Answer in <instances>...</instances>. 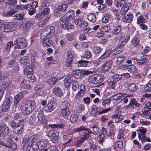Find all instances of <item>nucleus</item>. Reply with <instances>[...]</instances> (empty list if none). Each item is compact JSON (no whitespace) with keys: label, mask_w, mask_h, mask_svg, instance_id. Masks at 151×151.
Instances as JSON below:
<instances>
[{"label":"nucleus","mask_w":151,"mask_h":151,"mask_svg":"<svg viewBox=\"0 0 151 151\" xmlns=\"http://www.w3.org/2000/svg\"><path fill=\"white\" fill-rule=\"evenodd\" d=\"M36 107V103L34 100H29L25 104V106L23 111V113L24 115L29 114Z\"/></svg>","instance_id":"nucleus-7"},{"label":"nucleus","mask_w":151,"mask_h":151,"mask_svg":"<svg viewBox=\"0 0 151 151\" xmlns=\"http://www.w3.org/2000/svg\"><path fill=\"white\" fill-rule=\"evenodd\" d=\"M27 40L23 38H19L17 40L16 46L18 49H22L25 47L27 45Z\"/></svg>","instance_id":"nucleus-16"},{"label":"nucleus","mask_w":151,"mask_h":151,"mask_svg":"<svg viewBox=\"0 0 151 151\" xmlns=\"http://www.w3.org/2000/svg\"><path fill=\"white\" fill-rule=\"evenodd\" d=\"M52 93L57 97H61L63 95L61 89L56 86L52 89Z\"/></svg>","instance_id":"nucleus-20"},{"label":"nucleus","mask_w":151,"mask_h":151,"mask_svg":"<svg viewBox=\"0 0 151 151\" xmlns=\"http://www.w3.org/2000/svg\"><path fill=\"white\" fill-rule=\"evenodd\" d=\"M50 127L52 128H64L65 127V125L64 124L61 123L60 124H50Z\"/></svg>","instance_id":"nucleus-62"},{"label":"nucleus","mask_w":151,"mask_h":151,"mask_svg":"<svg viewBox=\"0 0 151 151\" xmlns=\"http://www.w3.org/2000/svg\"><path fill=\"white\" fill-rule=\"evenodd\" d=\"M140 71H141L140 74L143 76H146L148 72V66L147 65V67L145 68V67H137Z\"/></svg>","instance_id":"nucleus-44"},{"label":"nucleus","mask_w":151,"mask_h":151,"mask_svg":"<svg viewBox=\"0 0 151 151\" xmlns=\"http://www.w3.org/2000/svg\"><path fill=\"white\" fill-rule=\"evenodd\" d=\"M122 27L121 25H118L114 27L112 31L111 34L117 37L123 33L122 32Z\"/></svg>","instance_id":"nucleus-19"},{"label":"nucleus","mask_w":151,"mask_h":151,"mask_svg":"<svg viewBox=\"0 0 151 151\" xmlns=\"http://www.w3.org/2000/svg\"><path fill=\"white\" fill-rule=\"evenodd\" d=\"M43 110V107L42 108L41 106L39 107L37 109V117L38 120L37 124L39 125H41L43 127H45L47 126V121L46 119V116L44 114Z\"/></svg>","instance_id":"nucleus-5"},{"label":"nucleus","mask_w":151,"mask_h":151,"mask_svg":"<svg viewBox=\"0 0 151 151\" xmlns=\"http://www.w3.org/2000/svg\"><path fill=\"white\" fill-rule=\"evenodd\" d=\"M49 137L59 136V132L57 129H52L49 130L48 133Z\"/></svg>","instance_id":"nucleus-38"},{"label":"nucleus","mask_w":151,"mask_h":151,"mask_svg":"<svg viewBox=\"0 0 151 151\" xmlns=\"http://www.w3.org/2000/svg\"><path fill=\"white\" fill-rule=\"evenodd\" d=\"M57 81V78L54 77L51 78L47 79L45 81V82L50 86H52L55 85Z\"/></svg>","instance_id":"nucleus-36"},{"label":"nucleus","mask_w":151,"mask_h":151,"mask_svg":"<svg viewBox=\"0 0 151 151\" xmlns=\"http://www.w3.org/2000/svg\"><path fill=\"white\" fill-rule=\"evenodd\" d=\"M125 147L122 141L119 140L116 142L114 145V150L116 151H123L124 150Z\"/></svg>","instance_id":"nucleus-21"},{"label":"nucleus","mask_w":151,"mask_h":151,"mask_svg":"<svg viewBox=\"0 0 151 151\" xmlns=\"http://www.w3.org/2000/svg\"><path fill=\"white\" fill-rule=\"evenodd\" d=\"M145 19L143 16L141 14L137 19V24H139L145 22Z\"/></svg>","instance_id":"nucleus-57"},{"label":"nucleus","mask_w":151,"mask_h":151,"mask_svg":"<svg viewBox=\"0 0 151 151\" xmlns=\"http://www.w3.org/2000/svg\"><path fill=\"white\" fill-rule=\"evenodd\" d=\"M101 109L100 107L96 105L93 104L92 106L91 110L90 111L89 113L92 115H98V111Z\"/></svg>","instance_id":"nucleus-27"},{"label":"nucleus","mask_w":151,"mask_h":151,"mask_svg":"<svg viewBox=\"0 0 151 151\" xmlns=\"http://www.w3.org/2000/svg\"><path fill=\"white\" fill-rule=\"evenodd\" d=\"M8 85H6V83H4L2 86L1 88H0V101H1L2 97L3 96V95L4 93V90L2 88L3 87L4 89L6 88H7L8 86Z\"/></svg>","instance_id":"nucleus-51"},{"label":"nucleus","mask_w":151,"mask_h":151,"mask_svg":"<svg viewBox=\"0 0 151 151\" xmlns=\"http://www.w3.org/2000/svg\"><path fill=\"white\" fill-rule=\"evenodd\" d=\"M6 141V142L7 147L10 148L12 150H16L17 147V145L12 139V137L9 136L7 137Z\"/></svg>","instance_id":"nucleus-15"},{"label":"nucleus","mask_w":151,"mask_h":151,"mask_svg":"<svg viewBox=\"0 0 151 151\" xmlns=\"http://www.w3.org/2000/svg\"><path fill=\"white\" fill-rule=\"evenodd\" d=\"M122 14L123 16L122 18V22L126 23H129L131 22L133 20L134 15L133 14L130 12H129L126 14Z\"/></svg>","instance_id":"nucleus-18"},{"label":"nucleus","mask_w":151,"mask_h":151,"mask_svg":"<svg viewBox=\"0 0 151 151\" xmlns=\"http://www.w3.org/2000/svg\"><path fill=\"white\" fill-rule=\"evenodd\" d=\"M114 2L116 6L120 10L121 14H125L130 8L125 0H116Z\"/></svg>","instance_id":"nucleus-4"},{"label":"nucleus","mask_w":151,"mask_h":151,"mask_svg":"<svg viewBox=\"0 0 151 151\" xmlns=\"http://www.w3.org/2000/svg\"><path fill=\"white\" fill-rule=\"evenodd\" d=\"M80 90L78 91V93L76 94L75 97L78 100H80V98L83 96L85 92L86 89L84 86L81 85L80 86Z\"/></svg>","instance_id":"nucleus-26"},{"label":"nucleus","mask_w":151,"mask_h":151,"mask_svg":"<svg viewBox=\"0 0 151 151\" xmlns=\"http://www.w3.org/2000/svg\"><path fill=\"white\" fill-rule=\"evenodd\" d=\"M67 4L63 3L58 6L56 8V15L57 16H62L66 12L68 8Z\"/></svg>","instance_id":"nucleus-12"},{"label":"nucleus","mask_w":151,"mask_h":151,"mask_svg":"<svg viewBox=\"0 0 151 151\" xmlns=\"http://www.w3.org/2000/svg\"><path fill=\"white\" fill-rule=\"evenodd\" d=\"M9 133V129L4 124L0 125V137L2 135L8 134Z\"/></svg>","instance_id":"nucleus-24"},{"label":"nucleus","mask_w":151,"mask_h":151,"mask_svg":"<svg viewBox=\"0 0 151 151\" xmlns=\"http://www.w3.org/2000/svg\"><path fill=\"white\" fill-rule=\"evenodd\" d=\"M137 89V86L135 83H130L128 85L127 88V90L129 93L135 92Z\"/></svg>","instance_id":"nucleus-33"},{"label":"nucleus","mask_w":151,"mask_h":151,"mask_svg":"<svg viewBox=\"0 0 151 151\" xmlns=\"http://www.w3.org/2000/svg\"><path fill=\"white\" fill-rule=\"evenodd\" d=\"M111 110L110 107L106 109H102L101 108L99 110L98 113V115H101L102 114H106L109 112Z\"/></svg>","instance_id":"nucleus-60"},{"label":"nucleus","mask_w":151,"mask_h":151,"mask_svg":"<svg viewBox=\"0 0 151 151\" xmlns=\"http://www.w3.org/2000/svg\"><path fill=\"white\" fill-rule=\"evenodd\" d=\"M120 36V38L119 40L125 43L127 42L130 39V35L129 34H126L123 35L121 34Z\"/></svg>","instance_id":"nucleus-47"},{"label":"nucleus","mask_w":151,"mask_h":151,"mask_svg":"<svg viewBox=\"0 0 151 151\" xmlns=\"http://www.w3.org/2000/svg\"><path fill=\"white\" fill-rule=\"evenodd\" d=\"M114 136L115 134L113 130L110 129L108 130L106 137L113 140Z\"/></svg>","instance_id":"nucleus-61"},{"label":"nucleus","mask_w":151,"mask_h":151,"mask_svg":"<svg viewBox=\"0 0 151 151\" xmlns=\"http://www.w3.org/2000/svg\"><path fill=\"white\" fill-rule=\"evenodd\" d=\"M62 104V106L61 108L70 109V104L69 101L65 100L63 102Z\"/></svg>","instance_id":"nucleus-50"},{"label":"nucleus","mask_w":151,"mask_h":151,"mask_svg":"<svg viewBox=\"0 0 151 151\" xmlns=\"http://www.w3.org/2000/svg\"><path fill=\"white\" fill-rule=\"evenodd\" d=\"M33 24L30 22L27 21L24 26H22V29L25 32L30 31L33 28Z\"/></svg>","instance_id":"nucleus-31"},{"label":"nucleus","mask_w":151,"mask_h":151,"mask_svg":"<svg viewBox=\"0 0 151 151\" xmlns=\"http://www.w3.org/2000/svg\"><path fill=\"white\" fill-rule=\"evenodd\" d=\"M23 97V96L20 93H19L17 95L14 97V105L17 106L18 105H19L21 100Z\"/></svg>","instance_id":"nucleus-40"},{"label":"nucleus","mask_w":151,"mask_h":151,"mask_svg":"<svg viewBox=\"0 0 151 151\" xmlns=\"http://www.w3.org/2000/svg\"><path fill=\"white\" fill-rule=\"evenodd\" d=\"M73 56L71 51H68L67 52L66 59L65 63L66 66L69 67L73 63Z\"/></svg>","instance_id":"nucleus-14"},{"label":"nucleus","mask_w":151,"mask_h":151,"mask_svg":"<svg viewBox=\"0 0 151 151\" xmlns=\"http://www.w3.org/2000/svg\"><path fill=\"white\" fill-rule=\"evenodd\" d=\"M127 69L128 71L131 73H134L136 70L135 66L132 65H128Z\"/></svg>","instance_id":"nucleus-59"},{"label":"nucleus","mask_w":151,"mask_h":151,"mask_svg":"<svg viewBox=\"0 0 151 151\" xmlns=\"http://www.w3.org/2000/svg\"><path fill=\"white\" fill-rule=\"evenodd\" d=\"M100 148V146L98 143H95V144H91L89 149H87L89 150L88 151H99Z\"/></svg>","instance_id":"nucleus-35"},{"label":"nucleus","mask_w":151,"mask_h":151,"mask_svg":"<svg viewBox=\"0 0 151 151\" xmlns=\"http://www.w3.org/2000/svg\"><path fill=\"white\" fill-rule=\"evenodd\" d=\"M75 15L74 11L70 9L68 11L64 17L60 19V26L62 28L66 29L70 31L73 25L69 22V21L73 19Z\"/></svg>","instance_id":"nucleus-2"},{"label":"nucleus","mask_w":151,"mask_h":151,"mask_svg":"<svg viewBox=\"0 0 151 151\" xmlns=\"http://www.w3.org/2000/svg\"><path fill=\"white\" fill-rule=\"evenodd\" d=\"M125 60V58L124 56H120L117 58L116 62L118 65L123 64Z\"/></svg>","instance_id":"nucleus-53"},{"label":"nucleus","mask_w":151,"mask_h":151,"mask_svg":"<svg viewBox=\"0 0 151 151\" xmlns=\"http://www.w3.org/2000/svg\"><path fill=\"white\" fill-rule=\"evenodd\" d=\"M49 19V17H45L42 19L40 20L37 23L38 26L39 27H42L47 23Z\"/></svg>","instance_id":"nucleus-41"},{"label":"nucleus","mask_w":151,"mask_h":151,"mask_svg":"<svg viewBox=\"0 0 151 151\" xmlns=\"http://www.w3.org/2000/svg\"><path fill=\"white\" fill-rule=\"evenodd\" d=\"M112 99L116 101V103H119L122 101V96L119 93H116L111 96Z\"/></svg>","instance_id":"nucleus-37"},{"label":"nucleus","mask_w":151,"mask_h":151,"mask_svg":"<svg viewBox=\"0 0 151 151\" xmlns=\"http://www.w3.org/2000/svg\"><path fill=\"white\" fill-rule=\"evenodd\" d=\"M111 98H107L106 99H102L103 102L102 104L104 107H105L106 104L109 105L111 102Z\"/></svg>","instance_id":"nucleus-55"},{"label":"nucleus","mask_w":151,"mask_h":151,"mask_svg":"<svg viewBox=\"0 0 151 151\" xmlns=\"http://www.w3.org/2000/svg\"><path fill=\"white\" fill-rule=\"evenodd\" d=\"M39 148L48 147L49 148V142L45 139H42L39 142Z\"/></svg>","instance_id":"nucleus-32"},{"label":"nucleus","mask_w":151,"mask_h":151,"mask_svg":"<svg viewBox=\"0 0 151 151\" xmlns=\"http://www.w3.org/2000/svg\"><path fill=\"white\" fill-rule=\"evenodd\" d=\"M40 137L39 135L38 134H33L31 136L29 137V138L32 142V143H37L38 141V139L39 137Z\"/></svg>","instance_id":"nucleus-46"},{"label":"nucleus","mask_w":151,"mask_h":151,"mask_svg":"<svg viewBox=\"0 0 151 151\" xmlns=\"http://www.w3.org/2000/svg\"><path fill=\"white\" fill-rule=\"evenodd\" d=\"M24 15L22 13L17 14L14 15V19L17 20L22 21L24 19Z\"/></svg>","instance_id":"nucleus-63"},{"label":"nucleus","mask_w":151,"mask_h":151,"mask_svg":"<svg viewBox=\"0 0 151 151\" xmlns=\"http://www.w3.org/2000/svg\"><path fill=\"white\" fill-rule=\"evenodd\" d=\"M111 52V51L110 49L106 50L99 58V59L100 60L101 59H104L107 58L110 55Z\"/></svg>","instance_id":"nucleus-43"},{"label":"nucleus","mask_w":151,"mask_h":151,"mask_svg":"<svg viewBox=\"0 0 151 151\" xmlns=\"http://www.w3.org/2000/svg\"><path fill=\"white\" fill-rule=\"evenodd\" d=\"M111 79L116 83L117 82L122 79V75L114 74L112 76Z\"/></svg>","instance_id":"nucleus-56"},{"label":"nucleus","mask_w":151,"mask_h":151,"mask_svg":"<svg viewBox=\"0 0 151 151\" xmlns=\"http://www.w3.org/2000/svg\"><path fill=\"white\" fill-rule=\"evenodd\" d=\"M82 132L81 133L79 138L76 140L74 142V145L76 147H80L85 141L88 139L90 134L93 133L92 130L90 129L87 128L84 125L73 129L72 130V134Z\"/></svg>","instance_id":"nucleus-1"},{"label":"nucleus","mask_w":151,"mask_h":151,"mask_svg":"<svg viewBox=\"0 0 151 151\" xmlns=\"http://www.w3.org/2000/svg\"><path fill=\"white\" fill-rule=\"evenodd\" d=\"M41 39L43 40L42 44L44 47H50L52 45L53 43V41L49 37H40Z\"/></svg>","instance_id":"nucleus-22"},{"label":"nucleus","mask_w":151,"mask_h":151,"mask_svg":"<svg viewBox=\"0 0 151 151\" xmlns=\"http://www.w3.org/2000/svg\"><path fill=\"white\" fill-rule=\"evenodd\" d=\"M78 67H84L89 66L92 64V61H88L81 60L77 62Z\"/></svg>","instance_id":"nucleus-28"},{"label":"nucleus","mask_w":151,"mask_h":151,"mask_svg":"<svg viewBox=\"0 0 151 151\" xmlns=\"http://www.w3.org/2000/svg\"><path fill=\"white\" fill-rule=\"evenodd\" d=\"M138 134L141 135H144L147 132V130L143 127H141L139 128V129L137 130Z\"/></svg>","instance_id":"nucleus-64"},{"label":"nucleus","mask_w":151,"mask_h":151,"mask_svg":"<svg viewBox=\"0 0 151 151\" xmlns=\"http://www.w3.org/2000/svg\"><path fill=\"white\" fill-rule=\"evenodd\" d=\"M112 18L111 14L108 12L104 13L102 18V21L103 23H106L109 22V19Z\"/></svg>","instance_id":"nucleus-30"},{"label":"nucleus","mask_w":151,"mask_h":151,"mask_svg":"<svg viewBox=\"0 0 151 151\" xmlns=\"http://www.w3.org/2000/svg\"><path fill=\"white\" fill-rule=\"evenodd\" d=\"M22 142L23 145L30 146H31V145L32 144L30 141L29 138L28 137L24 138Z\"/></svg>","instance_id":"nucleus-48"},{"label":"nucleus","mask_w":151,"mask_h":151,"mask_svg":"<svg viewBox=\"0 0 151 151\" xmlns=\"http://www.w3.org/2000/svg\"><path fill=\"white\" fill-rule=\"evenodd\" d=\"M24 5H15L13 6V8L11 6L10 7V9L12 10H15V12H18L19 10H24Z\"/></svg>","instance_id":"nucleus-45"},{"label":"nucleus","mask_w":151,"mask_h":151,"mask_svg":"<svg viewBox=\"0 0 151 151\" xmlns=\"http://www.w3.org/2000/svg\"><path fill=\"white\" fill-rule=\"evenodd\" d=\"M112 61L111 60H109L105 61L104 63L102 65V70L106 71L110 69L112 65Z\"/></svg>","instance_id":"nucleus-29"},{"label":"nucleus","mask_w":151,"mask_h":151,"mask_svg":"<svg viewBox=\"0 0 151 151\" xmlns=\"http://www.w3.org/2000/svg\"><path fill=\"white\" fill-rule=\"evenodd\" d=\"M12 99L13 98L11 96L7 97L2 104L1 108L0 107V119H3L5 115L4 113L9 110L12 103Z\"/></svg>","instance_id":"nucleus-3"},{"label":"nucleus","mask_w":151,"mask_h":151,"mask_svg":"<svg viewBox=\"0 0 151 151\" xmlns=\"http://www.w3.org/2000/svg\"><path fill=\"white\" fill-rule=\"evenodd\" d=\"M60 112L62 116L67 119L70 116L71 111L70 109L61 108Z\"/></svg>","instance_id":"nucleus-25"},{"label":"nucleus","mask_w":151,"mask_h":151,"mask_svg":"<svg viewBox=\"0 0 151 151\" xmlns=\"http://www.w3.org/2000/svg\"><path fill=\"white\" fill-rule=\"evenodd\" d=\"M56 105L54 101V99L52 98L48 102L47 106L45 107V110L46 112H51L56 108Z\"/></svg>","instance_id":"nucleus-13"},{"label":"nucleus","mask_w":151,"mask_h":151,"mask_svg":"<svg viewBox=\"0 0 151 151\" xmlns=\"http://www.w3.org/2000/svg\"><path fill=\"white\" fill-rule=\"evenodd\" d=\"M87 17L88 19L92 22H95L96 20V16L93 13H90L88 14Z\"/></svg>","instance_id":"nucleus-42"},{"label":"nucleus","mask_w":151,"mask_h":151,"mask_svg":"<svg viewBox=\"0 0 151 151\" xmlns=\"http://www.w3.org/2000/svg\"><path fill=\"white\" fill-rule=\"evenodd\" d=\"M145 88L142 90L143 92L151 91V80L150 81L147 83L145 85Z\"/></svg>","instance_id":"nucleus-54"},{"label":"nucleus","mask_w":151,"mask_h":151,"mask_svg":"<svg viewBox=\"0 0 151 151\" xmlns=\"http://www.w3.org/2000/svg\"><path fill=\"white\" fill-rule=\"evenodd\" d=\"M24 120L22 119L19 120L18 122L17 123V126L14 132L18 136L21 135L24 130Z\"/></svg>","instance_id":"nucleus-11"},{"label":"nucleus","mask_w":151,"mask_h":151,"mask_svg":"<svg viewBox=\"0 0 151 151\" xmlns=\"http://www.w3.org/2000/svg\"><path fill=\"white\" fill-rule=\"evenodd\" d=\"M72 83V88L73 90L75 91L78 90L79 87V82L74 80H73Z\"/></svg>","instance_id":"nucleus-58"},{"label":"nucleus","mask_w":151,"mask_h":151,"mask_svg":"<svg viewBox=\"0 0 151 151\" xmlns=\"http://www.w3.org/2000/svg\"><path fill=\"white\" fill-rule=\"evenodd\" d=\"M73 137L72 136H70L69 134L64 135L62 137L63 140L64 141H67L65 143V144H67L73 140Z\"/></svg>","instance_id":"nucleus-39"},{"label":"nucleus","mask_w":151,"mask_h":151,"mask_svg":"<svg viewBox=\"0 0 151 151\" xmlns=\"http://www.w3.org/2000/svg\"><path fill=\"white\" fill-rule=\"evenodd\" d=\"M148 59L145 55H143L138 58L137 62V67H145V68L147 67L148 65L145 63L147 61Z\"/></svg>","instance_id":"nucleus-17"},{"label":"nucleus","mask_w":151,"mask_h":151,"mask_svg":"<svg viewBox=\"0 0 151 151\" xmlns=\"http://www.w3.org/2000/svg\"><path fill=\"white\" fill-rule=\"evenodd\" d=\"M55 32V27L52 26H49L42 31L40 37H42L45 36L46 37H50L54 35Z\"/></svg>","instance_id":"nucleus-10"},{"label":"nucleus","mask_w":151,"mask_h":151,"mask_svg":"<svg viewBox=\"0 0 151 151\" xmlns=\"http://www.w3.org/2000/svg\"><path fill=\"white\" fill-rule=\"evenodd\" d=\"M107 85L108 86V88L114 89L116 86L117 85V83H116V82H115L113 79L111 78L107 80Z\"/></svg>","instance_id":"nucleus-34"},{"label":"nucleus","mask_w":151,"mask_h":151,"mask_svg":"<svg viewBox=\"0 0 151 151\" xmlns=\"http://www.w3.org/2000/svg\"><path fill=\"white\" fill-rule=\"evenodd\" d=\"M16 25L12 22H2L0 23V29L2 31L9 32L14 30Z\"/></svg>","instance_id":"nucleus-8"},{"label":"nucleus","mask_w":151,"mask_h":151,"mask_svg":"<svg viewBox=\"0 0 151 151\" xmlns=\"http://www.w3.org/2000/svg\"><path fill=\"white\" fill-rule=\"evenodd\" d=\"M140 41L139 38L134 37L132 40V44L135 47H137Z\"/></svg>","instance_id":"nucleus-49"},{"label":"nucleus","mask_w":151,"mask_h":151,"mask_svg":"<svg viewBox=\"0 0 151 151\" xmlns=\"http://www.w3.org/2000/svg\"><path fill=\"white\" fill-rule=\"evenodd\" d=\"M36 94L38 96H42L44 94V91L42 88L38 87L37 86L35 87Z\"/></svg>","instance_id":"nucleus-52"},{"label":"nucleus","mask_w":151,"mask_h":151,"mask_svg":"<svg viewBox=\"0 0 151 151\" xmlns=\"http://www.w3.org/2000/svg\"><path fill=\"white\" fill-rule=\"evenodd\" d=\"M104 79V76L101 74H94L90 76L88 78V81L94 84L100 85Z\"/></svg>","instance_id":"nucleus-6"},{"label":"nucleus","mask_w":151,"mask_h":151,"mask_svg":"<svg viewBox=\"0 0 151 151\" xmlns=\"http://www.w3.org/2000/svg\"><path fill=\"white\" fill-rule=\"evenodd\" d=\"M71 76H67L64 80V85L65 87L67 88H69L70 86L71 83H73L74 80L73 77H71Z\"/></svg>","instance_id":"nucleus-23"},{"label":"nucleus","mask_w":151,"mask_h":151,"mask_svg":"<svg viewBox=\"0 0 151 151\" xmlns=\"http://www.w3.org/2000/svg\"><path fill=\"white\" fill-rule=\"evenodd\" d=\"M140 105V104L137 102L136 99L132 98L130 99L129 104L124 106L123 108L126 110H133L139 109Z\"/></svg>","instance_id":"nucleus-9"}]
</instances>
